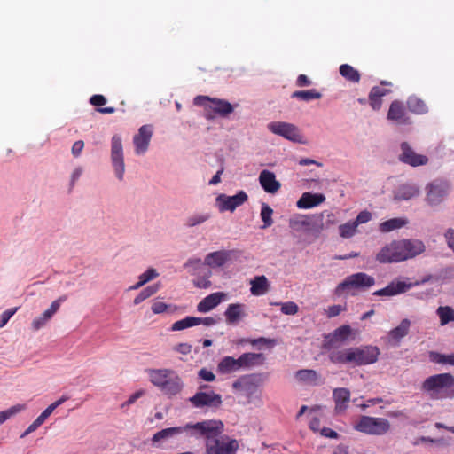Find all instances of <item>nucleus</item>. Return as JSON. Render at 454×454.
Segmentation results:
<instances>
[{"instance_id": "nucleus-27", "label": "nucleus", "mask_w": 454, "mask_h": 454, "mask_svg": "<svg viewBox=\"0 0 454 454\" xmlns=\"http://www.w3.org/2000/svg\"><path fill=\"white\" fill-rule=\"evenodd\" d=\"M333 397L335 403V411L337 413L343 412L350 401V391L345 387L335 388Z\"/></svg>"}, {"instance_id": "nucleus-13", "label": "nucleus", "mask_w": 454, "mask_h": 454, "mask_svg": "<svg viewBox=\"0 0 454 454\" xmlns=\"http://www.w3.org/2000/svg\"><path fill=\"white\" fill-rule=\"evenodd\" d=\"M376 260L380 263H393L403 262V255L399 240H394L383 247L376 254Z\"/></svg>"}, {"instance_id": "nucleus-50", "label": "nucleus", "mask_w": 454, "mask_h": 454, "mask_svg": "<svg viewBox=\"0 0 454 454\" xmlns=\"http://www.w3.org/2000/svg\"><path fill=\"white\" fill-rule=\"evenodd\" d=\"M345 310H346L345 306L338 304V305L329 306L327 308L325 313L329 318H332V317L339 316L342 311H345Z\"/></svg>"}, {"instance_id": "nucleus-17", "label": "nucleus", "mask_w": 454, "mask_h": 454, "mask_svg": "<svg viewBox=\"0 0 454 454\" xmlns=\"http://www.w3.org/2000/svg\"><path fill=\"white\" fill-rule=\"evenodd\" d=\"M399 242L404 261L421 254L426 249L425 244L419 239H403Z\"/></svg>"}, {"instance_id": "nucleus-61", "label": "nucleus", "mask_w": 454, "mask_h": 454, "mask_svg": "<svg viewBox=\"0 0 454 454\" xmlns=\"http://www.w3.org/2000/svg\"><path fill=\"white\" fill-rule=\"evenodd\" d=\"M83 147H84V142L82 140H78V141L74 142L72 146V150H71L73 156L74 157L80 156Z\"/></svg>"}, {"instance_id": "nucleus-32", "label": "nucleus", "mask_w": 454, "mask_h": 454, "mask_svg": "<svg viewBox=\"0 0 454 454\" xmlns=\"http://www.w3.org/2000/svg\"><path fill=\"white\" fill-rule=\"evenodd\" d=\"M339 71L340 75L348 82L357 83L361 79L359 71L348 64L340 65Z\"/></svg>"}, {"instance_id": "nucleus-56", "label": "nucleus", "mask_w": 454, "mask_h": 454, "mask_svg": "<svg viewBox=\"0 0 454 454\" xmlns=\"http://www.w3.org/2000/svg\"><path fill=\"white\" fill-rule=\"evenodd\" d=\"M168 308V305L163 301H156L152 305V311L154 314H160L165 312Z\"/></svg>"}, {"instance_id": "nucleus-58", "label": "nucleus", "mask_w": 454, "mask_h": 454, "mask_svg": "<svg viewBox=\"0 0 454 454\" xmlns=\"http://www.w3.org/2000/svg\"><path fill=\"white\" fill-rule=\"evenodd\" d=\"M368 99H369V104L373 110H379L381 107V105H382L381 98L372 96V93H369Z\"/></svg>"}, {"instance_id": "nucleus-42", "label": "nucleus", "mask_w": 454, "mask_h": 454, "mask_svg": "<svg viewBox=\"0 0 454 454\" xmlns=\"http://www.w3.org/2000/svg\"><path fill=\"white\" fill-rule=\"evenodd\" d=\"M25 409V404H16L4 411H0V425L5 422L11 417L16 415L17 413L22 411Z\"/></svg>"}, {"instance_id": "nucleus-3", "label": "nucleus", "mask_w": 454, "mask_h": 454, "mask_svg": "<svg viewBox=\"0 0 454 454\" xmlns=\"http://www.w3.org/2000/svg\"><path fill=\"white\" fill-rule=\"evenodd\" d=\"M193 102L194 105L204 108V115L207 120L216 117L226 118L234 111V107L230 102L218 98L197 96Z\"/></svg>"}, {"instance_id": "nucleus-5", "label": "nucleus", "mask_w": 454, "mask_h": 454, "mask_svg": "<svg viewBox=\"0 0 454 454\" xmlns=\"http://www.w3.org/2000/svg\"><path fill=\"white\" fill-rule=\"evenodd\" d=\"M232 253L230 250L212 252L206 255L203 262L200 258H191L184 263V267L198 268L203 264L211 269L221 268L231 260Z\"/></svg>"}, {"instance_id": "nucleus-4", "label": "nucleus", "mask_w": 454, "mask_h": 454, "mask_svg": "<svg viewBox=\"0 0 454 454\" xmlns=\"http://www.w3.org/2000/svg\"><path fill=\"white\" fill-rule=\"evenodd\" d=\"M390 427V422L387 419L370 416H362L354 426L356 431L370 435H383Z\"/></svg>"}, {"instance_id": "nucleus-20", "label": "nucleus", "mask_w": 454, "mask_h": 454, "mask_svg": "<svg viewBox=\"0 0 454 454\" xmlns=\"http://www.w3.org/2000/svg\"><path fill=\"white\" fill-rule=\"evenodd\" d=\"M66 300L67 296L63 295L52 301L49 309H47L40 317H37L33 320V330L37 331L43 327L47 322L51 320L52 316L59 310L61 302L65 301Z\"/></svg>"}, {"instance_id": "nucleus-33", "label": "nucleus", "mask_w": 454, "mask_h": 454, "mask_svg": "<svg viewBox=\"0 0 454 454\" xmlns=\"http://www.w3.org/2000/svg\"><path fill=\"white\" fill-rule=\"evenodd\" d=\"M413 286L414 284L412 283H406L403 281H392L386 286L387 296H394L400 294H403L409 289H411Z\"/></svg>"}, {"instance_id": "nucleus-54", "label": "nucleus", "mask_w": 454, "mask_h": 454, "mask_svg": "<svg viewBox=\"0 0 454 454\" xmlns=\"http://www.w3.org/2000/svg\"><path fill=\"white\" fill-rule=\"evenodd\" d=\"M257 349L268 348L270 349L275 345V340L271 339L257 338Z\"/></svg>"}, {"instance_id": "nucleus-23", "label": "nucleus", "mask_w": 454, "mask_h": 454, "mask_svg": "<svg viewBox=\"0 0 454 454\" xmlns=\"http://www.w3.org/2000/svg\"><path fill=\"white\" fill-rule=\"evenodd\" d=\"M183 387L182 379L173 371V374L168 376L160 390L167 395L173 396L180 393Z\"/></svg>"}, {"instance_id": "nucleus-22", "label": "nucleus", "mask_w": 454, "mask_h": 454, "mask_svg": "<svg viewBox=\"0 0 454 454\" xmlns=\"http://www.w3.org/2000/svg\"><path fill=\"white\" fill-rule=\"evenodd\" d=\"M259 183L262 189L270 194L277 193L281 187V184L276 179L275 174L267 169L260 173Z\"/></svg>"}, {"instance_id": "nucleus-25", "label": "nucleus", "mask_w": 454, "mask_h": 454, "mask_svg": "<svg viewBox=\"0 0 454 454\" xmlns=\"http://www.w3.org/2000/svg\"><path fill=\"white\" fill-rule=\"evenodd\" d=\"M325 200V196L322 193L304 192L297 201L296 205L299 208L309 209L315 207Z\"/></svg>"}, {"instance_id": "nucleus-2", "label": "nucleus", "mask_w": 454, "mask_h": 454, "mask_svg": "<svg viewBox=\"0 0 454 454\" xmlns=\"http://www.w3.org/2000/svg\"><path fill=\"white\" fill-rule=\"evenodd\" d=\"M454 387V376L450 373H439L427 377L421 388L432 399H443L453 396L450 389Z\"/></svg>"}, {"instance_id": "nucleus-28", "label": "nucleus", "mask_w": 454, "mask_h": 454, "mask_svg": "<svg viewBox=\"0 0 454 454\" xmlns=\"http://www.w3.org/2000/svg\"><path fill=\"white\" fill-rule=\"evenodd\" d=\"M148 377L150 382L160 388L166 380L168 378L170 374H173V370L171 369H149L147 371Z\"/></svg>"}, {"instance_id": "nucleus-8", "label": "nucleus", "mask_w": 454, "mask_h": 454, "mask_svg": "<svg viewBox=\"0 0 454 454\" xmlns=\"http://www.w3.org/2000/svg\"><path fill=\"white\" fill-rule=\"evenodd\" d=\"M375 284V278L364 272L348 276L335 288V294L341 295L344 291L351 289H366Z\"/></svg>"}, {"instance_id": "nucleus-41", "label": "nucleus", "mask_w": 454, "mask_h": 454, "mask_svg": "<svg viewBox=\"0 0 454 454\" xmlns=\"http://www.w3.org/2000/svg\"><path fill=\"white\" fill-rule=\"evenodd\" d=\"M160 288L159 284H154L144 288L134 299L133 303L135 305L140 304L142 301L151 297L158 292Z\"/></svg>"}, {"instance_id": "nucleus-7", "label": "nucleus", "mask_w": 454, "mask_h": 454, "mask_svg": "<svg viewBox=\"0 0 454 454\" xmlns=\"http://www.w3.org/2000/svg\"><path fill=\"white\" fill-rule=\"evenodd\" d=\"M351 355V364L364 366L374 364L378 361L380 354V348L376 346L365 345L349 348Z\"/></svg>"}, {"instance_id": "nucleus-49", "label": "nucleus", "mask_w": 454, "mask_h": 454, "mask_svg": "<svg viewBox=\"0 0 454 454\" xmlns=\"http://www.w3.org/2000/svg\"><path fill=\"white\" fill-rule=\"evenodd\" d=\"M159 276L157 270L153 268L147 269L144 273L139 276V279L144 281L145 284L156 278Z\"/></svg>"}, {"instance_id": "nucleus-29", "label": "nucleus", "mask_w": 454, "mask_h": 454, "mask_svg": "<svg viewBox=\"0 0 454 454\" xmlns=\"http://www.w3.org/2000/svg\"><path fill=\"white\" fill-rule=\"evenodd\" d=\"M224 316L229 325L237 324L244 316L243 305L230 304L224 312Z\"/></svg>"}, {"instance_id": "nucleus-36", "label": "nucleus", "mask_w": 454, "mask_h": 454, "mask_svg": "<svg viewBox=\"0 0 454 454\" xmlns=\"http://www.w3.org/2000/svg\"><path fill=\"white\" fill-rule=\"evenodd\" d=\"M410 325L411 321L407 318H404L401 321L398 326L395 327L390 331L389 335L393 339L399 340L408 334Z\"/></svg>"}, {"instance_id": "nucleus-15", "label": "nucleus", "mask_w": 454, "mask_h": 454, "mask_svg": "<svg viewBox=\"0 0 454 454\" xmlns=\"http://www.w3.org/2000/svg\"><path fill=\"white\" fill-rule=\"evenodd\" d=\"M189 401L196 408L212 407L217 408L222 403V396L215 392L199 391L193 396L190 397Z\"/></svg>"}, {"instance_id": "nucleus-43", "label": "nucleus", "mask_w": 454, "mask_h": 454, "mask_svg": "<svg viewBox=\"0 0 454 454\" xmlns=\"http://www.w3.org/2000/svg\"><path fill=\"white\" fill-rule=\"evenodd\" d=\"M272 214L273 210L271 207L267 205L266 203L262 204V209H261V218L263 222L262 228H268L272 225L273 220H272Z\"/></svg>"}, {"instance_id": "nucleus-62", "label": "nucleus", "mask_w": 454, "mask_h": 454, "mask_svg": "<svg viewBox=\"0 0 454 454\" xmlns=\"http://www.w3.org/2000/svg\"><path fill=\"white\" fill-rule=\"evenodd\" d=\"M370 93L372 94V96H376L379 98H381L386 96L387 94L390 93V90L383 89L379 86H374L372 88Z\"/></svg>"}, {"instance_id": "nucleus-9", "label": "nucleus", "mask_w": 454, "mask_h": 454, "mask_svg": "<svg viewBox=\"0 0 454 454\" xmlns=\"http://www.w3.org/2000/svg\"><path fill=\"white\" fill-rule=\"evenodd\" d=\"M450 184L447 181L435 179L426 186V201L431 207L440 205L447 196Z\"/></svg>"}, {"instance_id": "nucleus-31", "label": "nucleus", "mask_w": 454, "mask_h": 454, "mask_svg": "<svg viewBox=\"0 0 454 454\" xmlns=\"http://www.w3.org/2000/svg\"><path fill=\"white\" fill-rule=\"evenodd\" d=\"M329 360L333 364H351V355L349 348L330 352Z\"/></svg>"}, {"instance_id": "nucleus-47", "label": "nucleus", "mask_w": 454, "mask_h": 454, "mask_svg": "<svg viewBox=\"0 0 454 454\" xmlns=\"http://www.w3.org/2000/svg\"><path fill=\"white\" fill-rule=\"evenodd\" d=\"M276 305L281 307V312L285 315H295L299 310L298 305L294 301L279 302Z\"/></svg>"}, {"instance_id": "nucleus-1", "label": "nucleus", "mask_w": 454, "mask_h": 454, "mask_svg": "<svg viewBox=\"0 0 454 454\" xmlns=\"http://www.w3.org/2000/svg\"><path fill=\"white\" fill-rule=\"evenodd\" d=\"M224 425L221 420L207 419L194 424L192 436L205 438L207 454H236L239 442L223 434Z\"/></svg>"}, {"instance_id": "nucleus-57", "label": "nucleus", "mask_w": 454, "mask_h": 454, "mask_svg": "<svg viewBox=\"0 0 454 454\" xmlns=\"http://www.w3.org/2000/svg\"><path fill=\"white\" fill-rule=\"evenodd\" d=\"M145 390L144 389H140L137 392H135L134 394H132L129 399L123 403L121 404V407H124V406H129V405H131L133 404L138 398H140L141 396H143L145 395Z\"/></svg>"}, {"instance_id": "nucleus-64", "label": "nucleus", "mask_w": 454, "mask_h": 454, "mask_svg": "<svg viewBox=\"0 0 454 454\" xmlns=\"http://www.w3.org/2000/svg\"><path fill=\"white\" fill-rule=\"evenodd\" d=\"M448 247L454 252V230L449 229L445 233Z\"/></svg>"}, {"instance_id": "nucleus-30", "label": "nucleus", "mask_w": 454, "mask_h": 454, "mask_svg": "<svg viewBox=\"0 0 454 454\" xmlns=\"http://www.w3.org/2000/svg\"><path fill=\"white\" fill-rule=\"evenodd\" d=\"M419 194V189L414 184H403L398 187L395 193V199L397 200H408Z\"/></svg>"}, {"instance_id": "nucleus-18", "label": "nucleus", "mask_w": 454, "mask_h": 454, "mask_svg": "<svg viewBox=\"0 0 454 454\" xmlns=\"http://www.w3.org/2000/svg\"><path fill=\"white\" fill-rule=\"evenodd\" d=\"M191 431V434L194 432V424L188 423L184 427H173L162 429L155 433L152 437V443H160L165 440L173 438L184 432Z\"/></svg>"}, {"instance_id": "nucleus-45", "label": "nucleus", "mask_w": 454, "mask_h": 454, "mask_svg": "<svg viewBox=\"0 0 454 454\" xmlns=\"http://www.w3.org/2000/svg\"><path fill=\"white\" fill-rule=\"evenodd\" d=\"M210 217V215L207 213L205 214H195L193 215L189 216L186 219V226L188 227H193L196 225H199L200 223H203L204 222L207 221Z\"/></svg>"}, {"instance_id": "nucleus-59", "label": "nucleus", "mask_w": 454, "mask_h": 454, "mask_svg": "<svg viewBox=\"0 0 454 454\" xmlns=\"http://www.w3.org/2000/svg\"><path fill=\"white\" fill-rule=\"evenodd\" d=\"M90 103L95 106H101L106 103V98L100 94H96L90 97Z\"/></svg>"}, {"instance_id": "nucleus-37", "label": "nucleus", "mask_w": 454, "mask_h": 454, "mask_svg": "<svg viewBox=\"0 0 454 454\" xmlns=\"http://www.w3.org/2000/svg\"><path fill=\"white\" fill-rule=\"evenodd\" d=\"M406 220L402 218H392L385 221L380 224V231L381 232H389L396 229H400L406 224Z\"/></svg>"}, {"instance_id": "nucleus-52", "label": "nucleus", "mask_w": 454, "mask_h": 454, "mask_svg": "<svg viewBox=\"0 0 454 454\" xmlns=\"http://www.w3.org/2000/svg\"><path fill=\"white\" fill-rule=\"evenodd\" d=\"M198 377L207 382H212L215 380V375L214 372L210 370H207V368H201L198 372Z\"/></svg>"}, {"instance_id": "nucleus-14", "label": "nucleus", "mask_w": 454, "mask_h": 454, "mask_svg": "<svg viewBox=\"0 0 454 454\" xmlns=\"http://www.w3.org/2000/svg\"><path fill=\"white\" fill-rule=\"evenodd\" d=\"M232 387L239 395L247 398V402L249 403L255 393V375L248 374L239 377L233 382Z\"/></svg>"}, {"instance_id": "nucleus-48", "label": "nucleus", "mask_w": 454, "mask_h": 454, "mask_svg": "<svg viewBox=\"0 0 454 454\" xmlns=\"http://www.w3.org/2000/svg\"><path fill=\"white\" fill-rule=\"evenodd\" d=\"M270 284L265 276H257V296L262 295L269 291Z\"/></svg>"}, {"instance_id": "nucleus-26", "label": "nucleus", "mask_w": 454, "mask_h": 454, "mask_svg": "<svg viewBox=\"0 0 454 454\" xmlns=\"http://www.w3.org/2000/svg\"><path fill=\"white\" fill-rule=\"evenodd\" d=\"M298 381L309 386H317L324 383V380L317 371L312 369H301L295 372Z\"/></svg>"}, {"instance_id": "nucleus-60", "label": "nucleus", "mask_w": 454, "mask_h": 454, "mask_svg": "<svg viewBox=\"0 0 454 454\" xmlns=\"http://www.w3.org/2000/svg\"><path fill=\"white\" fill-rule=\"evenodd\" d=\"M174 350L183 355H188L192 351V346L188 343H179L174 347Z\"/></svg>"}, {"instance_id": "nucleus-24", "label": "nucleus", "mask_w": 454, "mask_h": 454, "mask_svg": "<svg viewBox=\"0 0 454 454\" xmlns=\"http://www.w3.org/2000/svg\"><path fill=\"white\" fill-rule=\"evenodd\" d=\"M226 297L223 292L213 293L202 299L197 305V310L201 313H207L215 309Z\"/></svg>"}, {"instance_id": "nucleus-19", "label": "nucleus", "mask_w": 454, "mask_h": 454, "mask_svg": "<svg viewBox=\"0 0 454 454\" xmlns=\"http://www.w3.org/2000/svg\"><path fill=\"white\" fill-rule=\"evenodd\" d=\"M152 136L153 129L150 125H143L139 128L138 133L133 138L137 154H143L147 151Z\"/></svg>"}, {"instance_id": "nucleus-10", "label": "nucleus", "mask_w": 454, "mask_h": 454, "mask_svg": "<svg viewBox=\"0 0 454 454\" xmlns=\"http://www.w3.org/2000/svg\"><path fill=\"white\" fill-rule=\"evenodd\" d=\"M267 127L272 133L281 136L287 140L303 143V137L294 124L285 121H272L270 122Z\"/></svg>"}, {"instance_id": "nucleus-39", "label": "nucleus", "mask_w": 454, "mask_h": 454, "mask_svg": "<svg viewBox=\"0 0 454 454\" xmlns=\"http://www.w3.org/2000/svg\"><path fill=\"white\" fill-rule=\"evenodd\" d=\"M200 325V319H198V317H186L181 320L175 322L171 325V330L172 331H182L184 329H186V328H189L192 326H195V325Z\"/></svg>"}, {"instance_id": "nucleus-35", "label": "nucleus", "mask_w": 454, "mask_h": 454, "mask_svg": "<svg viewBox=\"0 0 454 454\" xmlns=\"http://www.w3.org/2000/svg\"><path fill=\"white\" fill-rule=\"evenodd\" d=\"M350 334L351 327L348 325H343L333 331L329 343L344 342L348 340Z\"/></svg>"}, {"instance_id": "nucleus-16", "label": "nucleus", "mask_w": 454, "mask_h": 454, "mask_svg": "<svg viewBox=\"0 0 454 454\" xmlns=\"http://www.w3.org/2000/svg\"><path fill=\"white\" fill-rule=\"evenodd\" d=\"M400 147V161L412 167L424 166L427 164L428 158L426 155L416 153L407 142H403Z\"/></svg>"}, {"instance_id": "nucleus-6", "label": "nucleus", "mask_w": 454, "mask_h": 454, "mask_svg": "<svg viewBox=\"0 0 454 454\" xmlns=\"http://www.w3.org/2000/svg\"><path fill=\"white\" fill-rule=\"evenodd\" d=\"M255 362V353H244L239 358L224 356L217 364V371L222 374L235 372L252 366Z\"/></svg>"}, {"instance_id": "nucleus-55", "label": "nucleus", "mask_w": 454, "mask_h": 454, "mask_svg": "<svg viewBox=\"0 0 454 454\" xmlns=\"http://www.w3.org/2000/svg\"><path fill=\"white\" fill-rule=\"evenodd\" d=\"M430 357H431L432 361H434L437 364H449L450 354L443 355V354H439V353H431Z\"/></svg>"}, {"instance_id": "nucleus-12", "label": "nucleus", "mask_w": 454, "mask_h": 454, "mask_svg": "<svg viewBox=\"0 0 454 454\" xmlns=\"http://www.w3.org/2000/svg\"><path fill=\"white\" fill-rule=\"evenodd\" d=\"M248 197L244 191H239L233 196H229L224 193L219 194L215 198V205L220 212H233L237 207L243 205Z\"/></svg>"}, {"instance_id": "nucleus-51", "label": "nucleus", "mask_w": 454, "mask_h": 454, "mask_svg": "<svg viewBox=\"0 0 454 454\" xmlns=\"http://www.w3.org/2000/svg\"><path fill=\"white\" fill-rule=\"evenodd\" d=\"M18 308L6 309L0 315V328L4 327L10 318L17 312Z\"/></svg>"}, {"instance_id": "nucleus-53", "label": "nucleus", "mask_w": 454, "mask_h": 454, "mask_svg": "<svg viewBox=\"0 0 454 454\" xmlns=\"http://www.w3.org/2000/svg\"><path fill=\"white\" fill-rule=\"evenodd\" d=\"M371 219H372V214L367 210H364V211H361L357 215V216L354 222L356 224V226H358L359 224L368 223Z\"/></svg>"}, {"instance_id": "nucleus-34", "label": "nucleus", "mask_w": 454, "mask_h": 454, "mask_svg": "<svg viewBox=\"0 0 454 454\" xmlns=\"http://www.w3.org/2000/svg\"><path fill=\"white\" fill-rule=\"evenodd\" d=\"M407 106L411 112L416 114H423L427 112V106L425 101L416 96L409 97L407 99Z\"/></svg>"}, {"instance_id": "nucleus-21", "label": "nucleus", "mask_w": 454, "mask_h": 454, "mask_svg": "<svg viewBox=\"0 0 454 454\" xmlns=\"http://www.w3.org/2000/svg\"><path fill=\"white\" fill-rule=\"evenodd\" d=\"M387 119L395 121L397 124H410L411 121L403 105L397 100L391 103L387 113Z\"/></svg>"}, {"instance_id": "nucleus-38", "label": "nucleus", "mask_w": 454, "mask_h": 454, "mask_svg": "<svg viewBox=\"0 0 454 454\" xmlns=\"http://www.w3.org/2000/svg\"><path fill=\"white\" fill-rule=\"evenodd\" d=\"M291 97L293 98H298L303 101H310L313 99H319L322 98V94L318 92L315 89L308 90H296L292 93Z\"/></svg>"}, {"instance_id": "nucleus-11", "label": "nucleus", "mask_w": 454, "mask_h": 454, "mask_svg": "<svg viewBox=\"0 0 454 454\" xmlns=\"http://www.w3.org/2000/svg\"><path fill=\"white\" fill-rule=\"evenodd\" d=\"M111 160L117 178L121 181L125 172L121 138L115 135L112 137Z\"/></svg>"}, {"instance_id": "nucleus-63", "label": "nucleus", "mask_w": 454, "mask_h": 454, "mask_svg": "<svg viewBox=\"0 0 454 454\" xmlns=\"http://www.w3.org/2000/svg\"><path fill=\"white\" fill-rule=\"evenodd\" d=\"M53 411L54 410L49 405L35 419L39 420V423L43 425Z\"/></svg>"}, {"instance_id": "nucleus-40", "label": "nucleus", "mask_w": 454, "mask_h": 454, "mask_svg": "<svg viewBox=\"0 0 454 454\" xmlns=\"http://www.w3.org/2000/svg\"><path fill=\"white\" fill-rule=\"evenodd\" d=\"M436 313L440 318L441 325H445L454 321V309L450 306H440Z\"/></svg>"}, {"instance_id": "nucleus-46", "label": "nucleus", "mask_w": 454, "mask_h": 454, "mask_svg": "<svg viewBox=\"0 0 454 454\" xmlns=\"http://www.w3.org/2000/svg\"><path fill=\"white\" fill-rule=\"evenodd\" d=\"M211 275H212V271L210 270H208L207 272L204 276L199 277L196 279H194L193 285L198 288H202V289L209 288L212 285L211 281L209 280Z\"/></svg>"}, {"instance_id": "nucleus-44", "label": "nucleus", "mask_w": 454, "mask_h": 454, "mask_svg": "<svg viewBox=\"0 0 454 454\" xmlns=\"http://www.w3.org/2000/svg\"><path fill=\"white\" fill-rule=\"evenodd\" d=\"M356 224L355 222H348L339 226L340 235L344 239L351 238L356 232Z\"/></svg>"}]
</instances>
